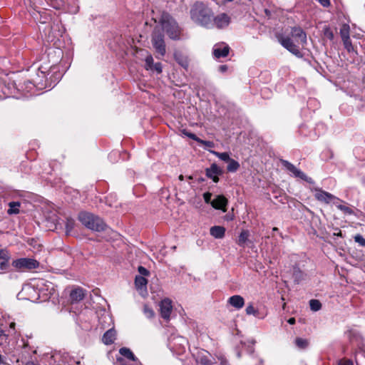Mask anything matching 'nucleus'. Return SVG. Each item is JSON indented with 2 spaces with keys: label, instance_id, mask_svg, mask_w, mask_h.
<instances>
[{
  "label": "nucleus",
  "instance_id": "nucleus-47",
  "mask_svg": "<svg viewBox=\"0 0 365 365\" xmlns=\"http://www.w3.org/2000/svg\"><path fill=\"white\" fill-rule=\"evenodd\" d=\"M117 363H118V365H133V364H130V362H128L123 358H118Z\"/></svg>",
  "mask_w": 365,
  "mask_h": 365
},
{
  "label": "nucleus",
  "instance_id": "nucleus-48",
  "mask_svg": "<svg viewBox=\"0 0 365 365\" xmlns=\"http://www.w3.org/2000/svg\"><path fill=\"white\" fill-rule=\"evenodd\" d=\"M339 365H354V364L351 360L342 359L339 361Z\"/></svg>",
  "mask_w": 365,
  "mask_h": 365
},
{
  "label": "nucleus",
  "instance_id": "nucleus-7",
  "mask_svg": "<svg viewBox=\"0 0 365 365\" xmlns=\"http://www.w3.org/2000/svg\"><path fill=\"white\" fill-rule=\"evenodd\" d=\"M159 306L161 317L168 321L173 312L172 301L168 298H165L160 302Z\"/></svg>",
  "mask_w": 365,
  "mask_h": 365
},
{
  "label": "nucleus",
  "instance_id": "nucleus-40",
  "mask_svg": "<svg viewBox=\"0 0 365 365\" xmlns=\"http://www.w3.org/2000/svg\"><path fill=\"white\" fill-rule=\"evenodd\" d=\"M354 240L356 242L365 247V239L361 235H355Z\"/></svg>",
  "mask_w": 365,
  "mask_h": 365
},
{
  "label": "nucleus",
  "instance_id": "nucleus-60",
  "mask_svg": "<svg viewBox=\"0 0 365 365\" xmlns=\"http://www.w3.org/2000/svg\"><path fill=\"white\" fill-rule=\"evenodd\" d=\"M226 1H229V2H231L233 0H225Z\"/></svg>",
  "mask_w": 365,
  "mask_h": 365
},
{
  "label": "nucleus",
  "instance_id": "nucleus-23",
  "mask_svg": "<svg viewBox=\"0 0 365 365\" xmlns=\"http://www.w3.org/2000/svg\"><path fill=\"white\" fill-rule=\"evenodd\" d=\"M250 232L248 230H242L238 237L237 244L240 246L244 247L247 241L248 240Z\"/></svg>",
  "mask_w": 365,
  "mask_h": 365
},
{
  "label": "nucleus",
  "instance_id": "nucleus-43",
  "mask_svg": "<svg viewBox=\"0 0 365 365\" xmlns=\"http://www.w3.org/2000/svg\"><path fill=\"white\" fill-rule=\"evenodd\" d=\"M211 197H212V193L207 192L203 194V198L206 203H210L211 204Z\"/></svg>",
  "mask_w": 365,
  "mask_h": 365
},
{
  "label": "nucleus",
  "instance_id": "nucleus-20",
  "mask_svg": "<svg viewBox=\"0 0 365 365\" xmlns=\"http://www.w3.org/2000/svg\"><path fill=\"white\" fill-rule=\"evenodd\" d=\"M175 61L183 68H187L188 67V60L186 56H184L179 52L174 53Z\"/></svg>",
  "mask_w": 365,
  "mask_h": 365
},
{
  "label": "nucleus",
  "instance_id": "nucleus-17",
  "mask_svg": "<svg viewBox=\"0 0 365 365\" xmlns=\"http://www.w3.org/2000/svg\"><path fill=\"white\" fill-rule=\"evenodd\" d=\"M210 235L216 239H222L225 234V228L222 226H213L210 230Z\"/></svg>",
  "mask_w": 365,
  "mask_h": 365
},
{
  "label": "nucleus",
  "instance_id": "nucleus-56",
  "mask_svg": "<svg viewBox=\"0 0 365 365\" xmlns=\"http://www.w3.org/2000/svg\"><path fill=\"white\" fill-rule=\"evenodd\" d=\"M179 179H180V180H183V175H180L179 176Z\"/></svg>",
  "mask_w": 365,
  "mask_h": 365
},
{
  "label": "nucleus",
  "instance_id": "nucleus-1",
  "mask_svg": "<svg viewBox=\"0 0 365 365\" xmlns=\"http://www.w3.org/2000/svg\"><path fill=\"white\" fill-rule=\"evenodd\" d=\"M212 16V10L201 2H196L190 10L192 20L207 29L213 27Z\"/></svg>",
  "mask_w": 365,
  "mask_h": 365
},
{
  "label": "nucleus",
  "instance_id": "nucleus-45",
  "mask_svg": "<svg viewBox=\"0 0 365 365\" xmlns=\"http://www.w3.org/2000/svg\"><path fill=\"white\" fill-rule=\"evenodd\" d=\"M9 267V260H1L0 262V269L5 270Z\"/></svg>",
  "mask_w": 365,
  "mask_h": 365
},
{
  "label": "nucleus",
  "instance_id": "nucleus-30",
  "mask_svg": "<svg viewBox=\"0 0 365 365\" xmlns=\"http://www.w3.org/2000/svg\"><path fill=\"white\" fill-rule=\"evenodd\" d=\"M143 313L145 316L148 319H151L155 316V312L153 309L146 304H145L143 307Z\"/></svg>",
  "mask_w": 365,
  "mask_h": 365
},
{
  "label": "nucleus",
  "instance_id": "nucleus-2",
  "mask_svg": "<svg viewBox=\"0 0 365 365\" xmlns=\"http://www.w3.org/2000/svg\"><path fill=\"white\" fill-rule=\"evenodd\" d=\"M78 220L85 227L93 231H103L106 227L102 219L90 212H80Z\"/></svg>",
  "mask_w": 365,
  "mask_h": 365
},
{
  "label": "nucleus",
  "instance_id": "nucleus-58",
  "mask_svg": "<svg viewBox=\"0 0 365 365\" xmlns=\"http://www.w3.org/2000/svg\"><path fill=\"white\" fill-rule=\"evenodd\" d=\"M26 365H35L34 363L27 364Z\"/></svg>",
  "mask_w": 365,
  "mask_h": 365
},
{
  "label": "nucleus",
  "instance_id": "nucleus-54",
  "mask_svg": "<svg viewBox=\"0 0 365 365\" xmlns=\"http://www.w3.org/2000/svg\"><path fill=\"white\" fill-rule=\"evenodd\" d=\"M15 325L16 324L14 322H11L10 324H9V327L12 329H15Z\"/></svg>",
  "mask_w": 365,
  "mask_h": 365
},
{
  "label": "nucleus",
  "instance_id": "nucleus-18",
  "mask_svg": "<svg viewBox=\"0 0 365 365\" xmlns=\"http://www.w3.org/2000/svg\"><path fill=\"white\" fill-rule=\"evenodd\" d=\"M115 331L113 329H110L103 334L102 341L106 345L111 344L115 339Z\"/></svg>",
  "mask_w": 365,
  "mask_h": 365
},
{
  "label": "nucleus",
  "instance_id": "nucleus-41",
  "mask_svg": "<svg viewBox=\"0 0 365 365\" xmlns=\"http://www.w3.org/2000/svg\"><path fill=\"white\" fill-rule=\"evenodd\" d=\"M138 270L139 273L140 274V276L144 277V276H148L149 274V271L143 266H139Z\"/></svg>",
  "mask_w": 365,
  "mask_h": 365
},
{
  "label": "nucleus",
  "instance_id": "nucleus-22",
  "mask_svg": "<svg viewBox=\"0 0 365 365\" xmlns=\"http://www.w3.org/2000/svg\"><path fill=\"white\" fill-rule=\"evenodd\" d=\"M119 353L124 357L127 358L129 360H131L133 361H135L137 359L134 356L133 353L131 351V350L126 347L120 348L119 350Z\"/></svg>",
  "mask_w": 365,
  "mask_h": 365
},
{
  "label": "nucleus",
  "instance_id": "nucleus-42",
  "mask_svg": "<svg viewBox=\"0 0 365 365\" xmlns=\"http://www.w3.org/2000/svg\"><path fill=\"white\" fill-rule=\"evenodd\" d=\"M201 365H210V361L205 356L200 357L197 361Z\"/></svg>",
  "mask_w": 365,
  "mask_h": 365
},
{
  "label": "nucleus",
  "instance_id": "nucleus-5",
  "mask_svg": "<svg viewBox=\"0 0 365 365\" xmlns=\"http://www.w3.org/2000/svg\"><path fill=\"white\" fill-rule=\"evenodd\" d=\"M279 43L281 45L287 49L289 52L293 53L297 57H302V54L299 50L298 46H297L289 36H280L278 38Z\"/></svg>",
  "mask_w": 365,
  "mask_h": 365
},
{
  "label": "nucleus",
  "instance_id": "nucleus-36",
  "mask_svg": "<svg viewBox=\"0 0 365 365\" xmlns=\"http://www.w3.org/2000/svg\"><path fill=\"white\" fill-rule=\"evenodd\" d=\"M246 314L248 315H255L257 316L258 314V311L254 307V306L250 304H249L245 309Z\"/></svg>",
  "mask_w": 365,
  "mask_h": 365
},
{
  "label": "nucleus",
  "instance_id": "nucleus-51",
  "mask_svg": "<svg viewBox=\"0 0 365 365\" xmlns=\"http://www.w3.org/2000/svg\"><path fill=\"white\" fill-rule=\"evenodd\" d=\"M299 178L308 182L309 183H312V184L314 183L313 180L311 178L307 177L306 175H305V177H302V178Z\"/></svg>",
  "mask_w": 365,
  "mask_h": 365
},
{
  "label": "nucleus",
  "instance_id": "nucleus-8",
  "mask_svg": "<svg viewBox=\"0 0 365 365\" xmlns=\"http://www.w3.org/2000/svg\"><path fill=\"white\" fill-rule=\"evenodd\" d=\"M312 191L315 192L314 197L315 198L320 202H324V203H329L331 201H332L334 199H336V197L333 195L332 194L326 192L321 188L315 187L312 189Z\"/></svg>",
  "mask_w": 365,
  "mask_h": 365
},
{
  "label": "nucleus",
  "instance_id": "nucleus-10",
  "mask_svg": "<svg viewBox=\"0 0 365 365\" xmlns=\"http://www.w3.org/2000/svg\"><path fill=\"white\" fill-rule=\"evenodd\" d=\"M222 170L215 163L211 165V166L205 170L206 176L210 178L215 182H219V175L222 174Z\"/></svg>",
  "mask_w": 365,
  "mask_h": 365
},
{
  "label": "nucleus",
  "instance_id": "nucleus-34",
  "mask_svg": "<svg viewBox=\"0 0 365 365\" xmlns=\"http://www.w3.org/2000/svg\"><path fill=\"white\" fill-rule=\"evenodd\" d=\"M145 68L147 70H153V56L151 55H148L145 57Z\"/></svg>",
  "mask_w": 365,
  "mask_h": 365
},
{
  "label": "nucleus",
  "instance_id": "nucleus-32",
  "mask_svg": "<svg viewBox=\"0 0 365 365\" xmlns=\"http://www.w3.org/2000/svg\"><path fill=\"white\" fill-rule=\"evenodd\" d=\"M344 48L349 53L353 52L354 51V46H352L350 38L342 40Z\"/></svg>",
  "mask_w": 365,
  "mask_h": 365
},
{
  "label": "nucleus",
  "instance_id": "nucleus-4",
  "mask_svg": "<svg viewBox=\"0 0 365 365\" xmlns=\"http://www.w3.org/2000/svg\"><path fill=\"white\" fill-rule=\"evenodd\" d=\"M12 266L17 270L32 269L38 267L39 262L31 258H20L14 260Z\"/></svg>",
  "mask_w": 365,
  "mask_h": 365
},
{
  "label": "nucleus",
  "instance_id": "nucleus-15",
  "mask_svg": "<svg viewBox=\"0 0 365 365\" xmlns=\"http://www.w3.org/2000/svg\"><path fill=\"white\" fill-rule=\"evenodd\" d=\"M282 164L287 170H289L290 173H292L294 177L299 178L305 177V174L302 171H301L300 170L297 168L293 164H292L289 161L282 160Z\"/></svg>",
  "mask_w": 365,
  "mask_h": 365
},
{
  "label": "nucleus",
  "instance_id": "nucleus-19",
  "mask_svg": "<svg viewBox=\"0 0 365 365\" xmlns=\"http://www.w3.org/2000/svg\"><path fill=\"white\" fill-rule=\"evenodd\" d=\"M148 280L143 276H136L135 278V285L138 290L146 292V285Z\"/></svg>",
  "mask_w": 365,
  "mask_h": 365
},
{
  "label": "nucleus",
  "instance_id": "nucleus-6",
  "mask_svg": "<svg viewBox=\"0 0 365 365\" xmlns=\"http://www.w3.org/2000/svg\"><path fill=\"white\" fill-rule=\"evenodd\" d=\"M152 43L156 52L161 56H163L166 52L163 35L154 32L152 37Z\"/></svg>",
  "mask_w": 365,
  "mask_h": 365
},
{
  "label": "nucleus",
  "instance_id": "nucleus-57",
  "mask_svg": "<svg viewBox=\"0 0 365 365\" xmlns=\"http://www.w3.org/2000/svg\"><path fill=\"white\" fill-rule=\"evenodd\" d=\"M272 230L274 231V232H277L278 230V228L277 227H273Z\"/></svg>",
  "mask_w": 365,
  "mask_h": 365
},
{
  "label": "nucleus",
  "instance_id": "nucleus-52",
  "mask_svg": "<svg viewBox=\"0 0 365 365\" xmlns=\"http://www.w3.org/2000/svg\"><path fill=\"white\" fill-rule=\"evenodd\" d=\"M287 322L289 324H294L295 322H296V320L294 317H291L288 319Z\"/></svg>",
  "mask_w": 365,
  "mask_h": 365
},
{
  "label": "nucleus",
  "instance_id": "nucleus-25",
  "mask_svg": "<svg viewBox=\"0 0 365 365\" xmlns=\"http://www.w3.org/2000/svg\"><path fill=\"white\" fill-rule=\"evenodd\" d=\"M58 25L51 26L49 28V33L48 36V38L49 41H53L58 35H59V31L57 30Z\"/></svg>",
  "mask_w": 365,
  "mask_h": 365
},
{
  "label": "nucleus",
  "instance_id": "nucleus-29",
  "mask_svg": "<svg viewBox=\"0 0 365 365\" xmlns=\"http://www.w3.org/2000/svg\"><path fill=\"white\" fill-rule=\"evenodd\" d=\"M309 306L310 309L314 312L319 311L322 308V304L317 299H311L309 301Z\"/></svg>",
  "mask_w": 365,
  "mask_h": 365
},
{
  "label": "nucleus",
  "instance_id": "nucleus-16",
  "mask_svg": "<svg viewBox=\"0 0 365 365\" xmlns=\"http://www.w3.org/2000/svg\"><path fill=\"white\" fill-rule=\"evenodd\" d=\"M228 303L237 309H240L245 305V299L240 295H233L228 299Z\"/></svg>",
  "mask_w": 365,
  "mask_h": 365
},
{
  "label": "nucleus",
  "instance_id": "nucleus-31",
  "mask_svg": "<svg viewBox=\"0 0 365 365\" xmlns=\"http://www.w3.org/2000/svg\"><path fill=\"white\" fill-rule=\"evenodd\" d=\"M295 344L300 349H305L308 346V341L302 338H297Z\"/></svg>",
  "mask_w": 365,
  "mask_h": 365
},
{
  "label": "nucleus",
  "instance_id": "nucleus-44",
  "mask_svg": "<svg viewBox=\"0 0 365 365\" xmlns=\"http://www.w3.org/2000/svg\"><path fill=\"white\" fill-rule=\"evenodd\" d=\"M9 257L6 251L0 250V260H9Z\"/></svg>",
  "mask_w": 365,
  "mask_h": 365
},
{
  "label": "nucleus",
  "instance_id": "nucleus-24",
  "mask_svg": "<svg viewBox=\"0 0 365 365\" xmlns=\"http://www.w3.org/2000/svg\"><path fill=\"white\" fill-rule=\"evenodd\" d=\"M227 163H228V165L227 167V170L228 172H231V173L236 172L240 168L239 163L234 159L230 158Z\"/></svg>",
  "mask_w": 365,
  "mask_h": 365
},
{
  "label": "nucleus",
  "instance_id": "nucleus-33",
  "mask_svg": "<svg viewBox=\"0 0 365 365\" xmlns=\"http://www.w3.org/2000/svg\"><path fill=\"white\" fill-rule=\"evenodd\" d=\"M323 34L324 37L329 40L334 39V34L329 26H324L323 29Z\"/></svg>",
  "mask_w": 365,
  "mask_h": 365
},
{
  "label": "nucleus",
  "instance_id": "nucleus-55",
  "mask_svg": "<svg viewBox=\"0 0 365 365\" xmlns=\"http://www.w3.org/2000/svg\"><path fill=\"white\" fill-rule=\"evenodd\" d=\"M6 336L4 331L0 327V336Z\"/></svg>",
  "mask_w": 365,
  "mask_h": 365
},
{
  "label": "nucleus",
  "instance_id": "nucleus-21",
  "mask_svg": "<svg viewBox=\"0 0 365 365\" xmlns=\"http://www.w3.org/2000/svg\"><path fill=\"white\" fill-rule=\"evenodd\" d=\"M21 206V203L19 202H10L9 203V210H7V213L9 215H16L19 214L20 210L19 207Z\"/></svg>",
  "mask_w": 365,
  "mask_h": 365
},
{
  "label": "nucleus",
  "instance_id": "nucleus-26",
  "mask_svg": "<svg viewBox=\"0 0 365 365\" xmlns=\"http://www.w3.org/2000/svg\"><path fill=\"white\" fill-rule=\"evenodd\" d=\"M349 31H350L349 26L346 24H344L340 29V35H341L342 40L350 38Z\"/></svg>",
  "mask_w": 365,
  "mask_h": 365
},
{
  "label": "nucleus",
  "instance_id": "nucleus-27",
  "mask_svg": "<svg viewBox=\"0 0 365 365\" xmlns=\"http://www.w3.org/2000/svg\"><path fill=\"white\" fill-rule=\"evenodd\" d=\"M209 152L223 161L228 162L230 159V155L227 153H219L212 150H209Z\"/></svg>",
  "mask_w": 365,
  "mask_h": 365
},
{
  "label": "nucleus",
  "instance_id": "nucleus-13",
  "mask_svg": "<svg viewBox=\"0 0 365 365\" xmlns=\"http://www.w3.org/2000/svg\"><path fill=\"white\" fill-rule=\"evenodd\" d=\"M291 36L302 46L307 43V34L300 27H293L291 31Z\"/></svg>",
  "mask_w": 365,
  "mask_h": 365
},
{
  "label": "nucleus",
  "instance_id": "nucleus-37",
  "mask_svg": "<svg viewBox=\"0 0 365 365\" xmlns=\"http://www.w3.org/2000/svg\"><path fill=\"white\" fill-rule=\"evenodd\" d=\"M336 207L341 211L344 212L345 214L352 215L354 213V211L350 207L345 205H339L336 206Z\"/></svg>",
  "mask_w": 365,
  "mask_h": 365
},
{
  "label": "nucleus",
  "instance_id": "nucleus-14",
  "mask_svg": "<svg viewBox=\"0 0 365 365\" xmlns=\"http://www.w3.org/2000/svg\"><path fill=\"white\" fill-rule=\"evenodd\" d=\"M227 202L228 201L225 196L217 195V197L211 202V205L217 210H221L223 212H226Z\"/></svg>",
  "mask_w": 365,
  "mask_h": 365
},
{
  "label": "nucleus",
  "instance_id": "nucleus-46",
  "mask_svg": "<svg viewBox=\"0 0 365 365\" xmlns=\"http://www.w3.org/2000/svg\"><path fill=\"white\" fill-rule=\"evenodd\" d=\"M153 70L156 71L158 73L162 72V64L160 63H156L153 65Z\"/></svg>",
  "mask_w": 365,
  "mask_h": 365
},
{
  "label": "nucleus",
  "instance_id": "nucleus-3",
  "mask_svg": "<svg viewBox=\"0 0 365 365\" xmlns=\"http://www.w3.org/2000/svg\"><path fill=\"white\" fill-rule=\"evenodd\" d=\"M160 21L163 29L170 38L174 40L179 38L180 30L176 21L171 16L164 14Z\"/></svg>",
  "mask_w": 365,
  "mask_h": 365
},
{
  "label": "nucleus",
  "instance_id": "nucleus-39",
  "mask_svg": "<svg viewBox=\"0 0 365 365\" xmlns=\"http://www.w3.org/2000/svg\"><path fill=\"white\" fill-rule=\"evenodd\" d=\"M197 143L205 145L206 148H214L215 143L212 141L204 140L200 138H198Z\"/></svg>",
  "mask_w": 365,
  "mask_h": 365
},
{
  "label": "nucleus",
  "instance_id": "nucleus-12",
  "mask_svg": "<svg viewBox=\"0 0 365 365\" xmlns=\"http://www.w3.org/2000/svg\"><path fill=\"white\" fill-rule=\"evenodd\" d=\"M230 51V47L228 45L222 43L215 44L213 47L212 53L217 58H225L227 56Z\"/></svg>",
  "mask_w": 365,
  "mask_h": 365
},
{
  "label": "nucleus",
  "instance_id": "nucleus-49",
  "mask_svg": "<svg viewBox=\"0 0 365 365\" xmlns=\"http://www.w3.org/2000/svg\"><path fill=\"white\" fill-rule=\"evenodd\" d=\"M319 2L324 7H327L330 4L329 0H319Z\"/></svg>",
  "mask_w": 365,
  "mask_h": 365
},
{
  "label": "nucleus",
  "instance_id": "nucleus-9",
  "mask_svg": "<svg viewBox=\"0 0 365 365\" xmlns=\"http://www.w3.org/2000/svg\"><path fill=\"white\" fill-rule=\"evenodd\" d=\"M86 294V291L80 287H74L69 294L71 303H78L82 301Z\"/></svg>",
  "mask_w": 365,
  "mask_h": 365
},
{
  "label": "nucleus",
  "instance_id": "nucleus-53",
  "mask_svg": "<svg viewBox=\"0 0 365 365\" xmlns=\"http://www.w3.org/2000/svg\"><path fill=\"white\" fill-rule=\"evenodd\" d=\"M57 222H58L57 217L55 216V217L53 219L54 229L57 228Z\"/></svg>",
  "mask_w": 365,
  "mask_h": 365
},
{
  "label": "nucleus",
  "instance_id": "nucleus-50",
  "mask_svg": "<svg viewBox=\"0 0 365 365\" xmlns=\"http://www.w3.org/2000/svg\"><path fill=\"white\" fill-rule=\"evenodd\" d=\"M227 66L226 65H221L219 66V71L221 73H225L227 71Z\"/></svg>",
  "mask_w": 365,
  "mask_h": 365
},
{
  "label": "nucleus",
  "instance_id": "nucleus-38",
  "mask_svg": "<svg viewBox=\"0 0 365 365\" xmlns=\"http://www.w3.org/2000/svg\"><path fill=\"white\" fill-rule=\"evenodd\" d=\"M182 135L188 137L189 138H190L196 142H197V140H198L199 138L195 134L190 133V132L187 131V130H182Z\"/></svg>",
  "mask_w": 365,
  "mask_h": 365
},
{
  "label": "nucleus",
  "instance_id": "nucleus-59",
  "mask_svg": "<svg viewBox=\"0 0 365 365\" xmlns=\"http://www.w3.org/2000/svg\"><path fill=\"white\" fill-rule=\"evenodd\" d=\"M2 362L1 361V355L0 354V364Z\"/></svg>",
  "mask_w": 365,
  "mask_h": 365
},
{
  "label": "nucleus",
  "instance_id": "nucleus-35",
  "mask_svg": "<svg viewBox=\"0 0 365 365\" xmlns=\"http://www.w3.org/2000/svg\"><path fill=\"white\" fill-rule=\"evenodd\" d=\"M303 273L299 269H294V277L295 281L299 283L303 279Z\"/></svg>",
  "mask_w": 365,
  "mask_h": 365
},
{
  "label": "nucleus",
  "instance_id": "nucleus-11",
  "mask_svg": "<svg viewBox=\"0 0 365 365\" xmlns=\"http://www.w3.org/2000/svg\"><path fill=\"white\" fill-rule=\"evenodd\" d=\"M213 26H215L218 29H223L227 27L230 22V16L225 14H220L215 17L212 16Z\"/></svg>",
  "mask_w": 365,
  "mask_h": 365
},
{
  "label": "nucleus",
  "instance_id": "nucleus-28",
  "mask_svg": "<svg viewBox=\"0 0 365 365\" xmlns=\"http://www.w3.org/2000/svg\"><path fill=\"white\" fill-rule=\"evenodd\" d=\"M75 221L71 218H68L66 222V235H71V231L74 228Z\"/></svg>",
  "mask_w": 365,
  "mask_h": 365
}]
</instances>
